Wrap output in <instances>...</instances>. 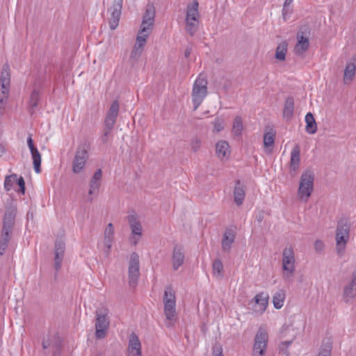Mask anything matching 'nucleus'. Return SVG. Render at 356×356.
<instances>
[{
	"mask_svg": "<svg viewBox=\"0 0 356 356\" xmlns=\"http://www.w3.org/2000/svg\"><path fill=\"white\" fill-rule=\"evenodd\" d=\"M165 323L167 327H172L177 321L175 293L171 286L165 287L163 296Z\"/></svg>",
	"mask_w": 356,
	"mask_h": 356,
	"instance_id": "f257e3e1",
	"label": "nucleus"
},
{
	"mask_svg": "<svg viewBox=\"0 0 356 356\" xmlns=\"http://www.w3.org/2000/svg\"><path fill=\"white\" fill-rule=\"evenodd\" d=\"M350 223L346 219L338 222L336 228V252L339 257L343 256L347 243L350 239Z\"/></svg>",
	"mask_w": 356,
	"mask_h": 356,
	"instance_id": "f03ea898",
	"label": "nucleus"
},
{
	"mask_svg": "<svg viewBox=\"0 0 356 356\" xmlns=\"http://www.w3.org/2000/svg\"><path fill=\"white\" fill-rule=\"evenodd\" d=\"M282 277L286 282H291L296 272V258L293 248L286 247L282 252Z\"/></svg>",
	"mask_w": 356,
	"mask_h": 356,
	"instance_id": "7ed1b4c3",
	"label": "nucleus"
},
{
	"mask_svg": "<svg viewBox=\"0 0 356 356\" xmlns=\"http://www.w3.org/2000/svg\"><path fill=\"white\" fill-rule=\"evenodd\" d=\"M199 3L193 0L187 5L186 10V31L191 35H193L197 31L200 22Z\"/></svg>",
	"mask_w": 356,
	"mask_h": 356,
	"instance_id": "20e7f679",
	"label": "nucleus"
},
{
	"mask_svg": "<svg viewBox=\"0 0 356 356\" xmlns=\"http://www.w3.org/2000/svg\"><path fill=\"white\" fill-rule=\"evenodd\" d=\"M314 176L313 172L307 170L300 177V184L298 190V195L300 200L307 202L314 189Z\"/></svg>",
	"mask_w": 356,
	"mask_h": 356,
	"instance_id": "39448f33",
	"label": "nucleus"
},
{
	"mask_svg": "<svg viewBox=\"0 0 356 356\" xmlns=\"http://www.w3.org/2000/svg\"><path fill=\"white\" fill-rule=\"evenodd\" d=\"M207 95V80L200 75L194 82L192 90V102L194 110L197 109Z\"/></svg>",
	"mask_w": 356,
	"mask_h": 356,
	"instance_id": "423d86ee",
	"label": "nucleus"
},
{
	"mask_svg": "<svg viewBox=\"0 0 356 356\" xmlns=\"http://www.w3.org/2000/svg\"><path fill=\"white\" fill-rule=\"evenodd\" d=\"M95 314V337L97 339H103L106 336L110 324L108 318V311L104 307L98 308Z\"/></svg>",
	"mask_w": 356,
	"mask_h": 356,
	"instance_id": "0eeeda50",
	"label": "nucleus"
},
{
	"mask_svg": "<svg viewBox=\"0 0 356 356\" xmlns=\"http://www.w3.org/2000/svg\"><path fill=\"white\" fill-rule=\"evenodd\" d=\"M268 332L264 327H259L254 339L252 356H265L267 343Z\"/></svg>",
	"mask_w": 356,
	"mask_h": 356,
	"instance_id": "6e6552de",
	"label": "nucleus"
},
{
	"mask_svg": "<svg viewBox=\"0 0 356 356\" xmlns=\"http://www.w3.org/2000/svg\"><path fill=\"white\" fill-rule=\"evenodd\" d=\"M88 158V148L85 146L79 147L75 152L74 157L72 161V172L74 174L82 172L86 167Z\"/></svg>",
	"mask_w": 356,
	"mask_h": 356,
	"instance_id": "1a4fd4ad",
	"label": "nucleus"
},
{
	"mask_svg": "<svg viewBox=\"0 0 356 356\" xmlns=\"http://www.w3.org/2000/svg\"><path fill=\"white\" fill-rule=\"evenodd\" d=\"M139 256L133 252L131 254L129 263V284L131 287H135L138 283L140 275Z\"/></svg>",
	"mask_w": 356,
	"mask_h": 356,
	"instance_id": "9d476101",
	"label": "nucleus"
},
{
	"mask_svg": "<svg viewBox=\"0 0 356 356\" xmlns=\"http://www.w3.org/2000/svg\"><path fill=\"white\" fill-rule=\"evenodd\" d=\"M17 214V207L15 205L10 204L6 207V212L3 217V227L1 232L13 233V229L15 222V217Z\"/></svg>",
	"mask_w": 356,
	"mask_h": 356,
	"instance_id": "9b49d317",
	"label": "nucleus"
},
{
	"mask_svg": "<svg viewBox=\"0 0 356 356\" xmlns=\"http://www.w3.org/2000/svg\"><path fill=\"white\" fill-rule=\"evenodd\" d=\"M356 297V270H354L350 278L347 281L343 289V300L348 303Z\"/></svg>",
	"mask_w": 356,
	"mask_h": 356,
	"instance_id": "f8f14e48",
	"label": "nucleus"
},
{
	"mask_svg": "<svg viewBox=\"0 0 356 356\" xmlns=\"http://www.w3.org/2000/svg\"><path fill=\"white\" fill-rule=\"evenodd\" d=\"M128 221L131 229V241L136 245L142 236V226L135 214L129 215Z\"/></svg>",
	"mask_w": 356,
	"mask_h": 356,
	"instance_id": "ddd939ff",
	"label": "nucleus"
},
{
	"mask_svg": "<svg viewBox=\"0 0 356 356\" xmlns=\"http://www.w3.org/2000/svg\"><path fill=\"white\" fill-rule=\"evenodd\" d=\"M102 171L97 169L90 179L88 191V201L92 202L93 200L92 195H97L99 192L102 183Z\"/></svg>",
	"mask_w": 356,
	"mask_h": 356,
	"instance_id": "4468645a",
	"label": "nucleus"
},
{
	"mask_svg": "<svg viewBox=\"0 0 356 356\" xmlns=\"http://www.w3.org/2000/svg\"><path fill=\"white\" fill-rule=\"evenodd\" d=\"M122 7V0H113V7L109 10L111 11L109 26L111 30H115L118 26Z\"/></svg>",
	"mask_w": 356,
	"mask_h": 356,
	"instance_id": "2eb2a0df",
	"label": "nucleus"
},
{
	"mask_svg": "<svg viewBox=\"0 0 356 356\" xmlns=\"http://www.w3.org/2000/svg\"><path fill=\"white\" fill-rule=\"evenodd\" d=\"M127 356H142L141 343L134 332H132L129 337Z\"/></svg>",
	"mask_w": 356,
	"mask_h": 356,
	"instance_id": "dca6fc26",
	"label": "nucleus"
},
{
	"mask_svg": "<svg viewBox=\"0 0 356 356\" xmlns=\"http://www.w3.org/2000/svg\"><path fill=\"white\" fill-rule=\"evenodd\" d=\"M27 145L31 154L34 170L36 173H39L41 171V154L34 146L32 135L31 134H29L27 138Z\"/></svg>",
	"mask_w": 356,
	"mask_h": 356,
	"instance_id": "f3484780",
	"label": "nucleus"
},
{
	"mask_svg": "<svg viewBox=\"0 0 356 356\" xmlns=\"http://www.w3.org/2000/svg\"><path fill=\"white\" fill-rule=\"evenodd\" d=\"M120 105L117 100L113 101L107 112L104 125L106 129H113L119 113Z\"/></svg>",
	"mask_w": 356,
	"mask_h": 356,
	"instance_id": "a211bd4d",
	"label": "nucleus"
},
{
	"mask_svg": "<svg viewBox=\"0 0 356 356\" xmlns=\"http://www.w3.org/2000/svg\"><path fill=\"white\" fill-rule=\"evenodd\" d=\"M297 42L294 47V53L298 56H303L309 47V40L307 36L304 35L302 31H298L297 33Z\"/></svg>",
	"mask_w": 356,
	"mask_h": 356,
	"instance_id": "6ab92c4d",
	"label": "nucleus"
},
{
	"mask_svg": "<svg viewBox=\"0 0 356 356\" xmlns=\"http://www.w3.org/2000/svg\"><path fill=\"white\" fill-rule=\"evenodd\" d=\"M42 95V89L35 88L31 92L28 101L27 108L31 115L36 112L38 106Z\"/></svg>",
	"mask_w": 356,
	"mask_h": 356,
	"instance_id": "aec40b11",
	"label": "nucleus"
},
{
	"mask_svg": "<svg viewBox=\"0 0 356 356\" xmlns=\"http://www.w3.org/2000/svg\"><path fill=\"white\" fill-rule=\"evenodd\" d=\"M300 150L298 145L293 147L291 152V159L289 165V173L291 177H295L300 167Z\"/></svg>",
	"mask_w": 356,
	"mask_h": 356,
	"instance_id": "412c9836",
	"label": "nucleus"
},
{
	"mask_svg": "<svg viewBox=\"0 0 356 356\" xmlns=\"http://www.w3.org/2000/svg\"><path fill=\"white\" fill-rule=\"evenodd\" d=\"M269 296L267 293L261 292L257 294L253 301L255 303L254 311L260 314H263L268 305Z\"/></svg>",
	"mask_w": 356,
	"mask_h": 356,
	"instance_id": "4be33fe9",
	"label": "nucleus"
},
{
	"mask_svg": "<svg viewBox=\"0 0 356 356\" xmlns=\"http://www.w3.org/2000/svg\"><path fill=\"white\" fill-rule=\"evenodd\" d=\"M65 249V244L62 240H58L56 241L54 248V268L56 271L60 269Z\"/></svg>",
	"mask_w": 356,
	"mask_h": 356,
	"instance_id": "5701e85b",
	"label": "nucleus"
},
{
	"mask_svg": "<svg viewBox=\"0 0 356 356\" xmlns=\"http://www.w3.org/2000/svg\"><path fill=\"white\" fill-rule=\"evenodd\" d=\"M114 239V228L112 223H108L104 230V252L106 255L110 254Z\"/></svg>",
	"mask_w": 356,
	"mask_h": 356,
	"instance_id": "b1692460",
	"label": "nucleus"
},
{
	"mask_svg": "<svg viewBox=\"0 0 356 356\" xmlns=\"http://www.w3.org/2000/svg\"><path fill=\"white\" fill-rule=\"evenodd\" d=\"M184 259L183 248L178 245L175 246L172 254V266L174 270H177L183 265Z\"/></svg>",
	"mask_w": 356,
	"mask_h": 356,
	"instance_id": "393cba45",
	"label": "nucleus"
},
{
	"mask_svg": "<svg viewBox=\"0 0 356 356\" xmlns=\"http://www.w3.org/2000/svg\"><path fill=\"white\" fill-rule=\"evenodd\" d=\"M236 238V232L231 228L226 229L222 239V249L225 252H229L232 245L234 242Z\"/></svg>",
	"mask_w": 356,
	"mask_h": 356,
	"instance_id": "a878e982",
	"label": "nucleus"
},
{
	"mask_svg": "<svg viewBox=\"0 0 356 356\" xmlns=\"http://www.w3.org/2000/svg\"><path fill=\"white\" fill-rule=\"evenodd\" d=\"M216 154L220 160L227 159L231 154L228 142L224 140H219L216 145Z\"/></svg>",
	"mask_w": 356,
	"mask_h": 356,
	"instance_id": "bb28decb",
	"label": "nucleus"
},
{
	"mask_svg": "<svg viewBox=\"0 0 356 356\" xmlns=\"http://www.w3.org/2000/svg\"><path fill=\"white\" fill-rule=\"evenodd\" d=\"M146 40L143 36H137L135 45L131 51L130 59L134 62H136L141 56L143 48L146 44Z\"/></svg>",
	"mask_w": 356,
	"mask_h": 356,
	"instance_id": "cd10ccee",
	"label": "nucleus"
},
{
	"mask_svg": "<svg viewBox=\"0 0 356 356\" xmlns=\"http://www.w3.org/2000/svg\"><path fill=\"white\" fill-rule=\"evenodd\" d=\"M233 196H234V202L237 206H241L245 199V187L243 185H242L240 182V181H237L236 182L234 191H233Z\"/></svg>",
	"mask_w": 356,
	"mask_h": 356,
	"instance_id": "c85d7f7f",
	"label": "nucleus"
},
{
	"mask_svg": "<svg viewBox=\"0 0 356 356\" xmlns=\"http://www.w3.org/2000/svg\"><path fill=\"white\" fill-rule=\"evenodd\" d=\"M286 299V291L283 289H279L277 290L272 296V302L273 304V307L276 309H281L284 304V301Z\"/></svg>",
	"mask_w": 356,
	"mask_h": 356,
	"instance_id": "c756f323",
	"label": "nucleus"
},
{
	"mask_svg": "<svg viewBox=\"0 0 356 356\" xmlns=\"http://www.w3.org/2000/svg\"><path fill=\"white\" fill-rule=\"evenodd\" d=\"M356 71V65L354 63H347L343 72L344 84H350L353 81Z\"/></svg>",
	"mask_w": 356,
	"mask_h": 356,
	"instance_id": "7c9ffc66",
	"label": "nucleus"
},
{
	"mask_svg": "<svg viewBox=\"0 0 356 356\" xmlns=\"http://www.w3.org/2000/svg\"><path fill=\"white\" fill-rule=\"evenodd\" d=\"M305 120L306 122L305 131L309 134H314L317 131V125L313 115L311 113L306 114Z\"/></svg>",
	"mask_w": 356,
	"mask_h": 356,
	"instance_id": "2f4dec72",
	"label": "nucleus"
},
{
	"mask_svg": "<svg viewBox=\"0 0 356 356\" xmlns=\"http://www.w3.org/2000/svg\"><path fill=\"white\" fill-rule=\"evenodd\" d=\"M294 110V100L293 97L286 98L283 110V116L289 119L293 116Z\"/></svg>",
	"mask_w": 356,
	"mask_h": 356,
	"instance_id": "473e14b6",
	"label": "nucleus"
},
{
	"mask_svg": "<svg viewBox=\"0 0 356 356\" xmlns=\"http://www.w3.org/2000/svg\"><path fill=\"white\" fill-rule=\"evenodd\" d=\"M287 47L288 43L286 41H283L278 44L275 54V57L277 60L284 61L286 59Z\"/></svg>",
	"mask_w": 356,
	"mask_h": 356,
	"instance_id": "72a5a7b5",
	"label": "nucleus"
},
{
	"mask_svg": "<svg viewBox=\"0 0 356 356\" xmlns=\"http://www.w3.org/2000/svg\"><path fill=\"white\" fill-rule=\"evenodd\" d=\"M11 234L1 232L0 235V255H3L8 248V243L11 238Z\"/></svg>",
	"mask_w": 356,
	"mask_h": 356,
	"instance_id": "f704fd0d",
	"label": "nucleus"
},
{
	"mask_svg": "<svg viewBox=\"0 0 356 356\" xmlns=\"http://www.w3.org/2000/svg\"><path fill=\"white\" fill-rule=\"evenodd\" d=\"M275 142V134L273 132H267L264 136V145L266 152L270 153Z\"/></svg>",
	"mask_w": 356,
	"mask_h": 356,
	"instance_id": "c9c22d12",
	"label": "nucleus"
},
{
	"mask_svg": "<svg viewBox=\"0 0 356 356\" xmlns=\"http://www.w3.org/2000/svg\"><path fill=\"white\" fill-rule=\"evenodd\" d=\"M60 342L59 337L55 334L53 337L48 335L47 338H44L42 341V348L44 349L49 348L51 346L57 347Z\"/></svg>",
	"mask_w": 356,
	"mask_h": 356,
	"instance_id": "e433bc0d",
	"label": "nucleus"
},
{
	"mask_svg": "<svg viewBox=\"0 0 356 356\" xmlns=\"http://www.w3.org/2000/svg\"><path fill=\"white\" fill-rule=\"evenodd\" d=\"M222 270L223 265L222 261L220 259H216L212 265L213 275L217 279H222L223 276Z\"/></svg>",
	"mask_w": 356,
	"mask_h": 356,
	"instance_id": "4c0bfd02",
	"label": "nucleus"
},
{
	"mask_svg": "<svg viewBox=\"0 0 356 356\" xmlns=\"http://www.w3.org/2000/svg\"><path fill=\"white\" fill-rule=\"evenodd\" d=\"M243 129V120L241 117L236 116L235 117L232 126V131L234 134L236 136H239L241 135Z\"/></svg>",
	"mask_w": 356,
	"mask_h": 356,
	"instance_id": "58836bf2",
	"label": "nucleus"
},
{
	"mask_svg": "<svg viewBox=\"0 0 356 356\" xmlns=\"http://www.w3.org/2000/svg\"><path fill=\"white\" fill-rule=\"evenodd\" d=\"M153 25V23L148 22L146 21H143L141 26H140V30L138 33V36H143V38L147 40V38H148L150 30L152 29V26Z\"/></svg>",
	"mask_w": 356,
	"mask_h": 356,
	"instance_id": "ea45409f",
	"label": "nucleus"
},
{
	"mask_svg": "<svg viewBox=\"0 0 356 356\" xmlns=\"http://www.w3.org/2000/svg\"><path fill=\"white\" fill-rule=\"evenodd\" d=\"M17 180V176L16 175H13L10 176H7L4 181V188L7 191H10L13 186L16 184Z\"/></svg>",
	"mask_w": 356,
	"mask_h": 356,
	"instance_id": "a19ab883",
	"label": "nucleus"
},
{
	"mask_svg": "<svg viewBox=\"0 0 356 356\" xmlns=\"http://www.w3.org/2000/svg\"><path fill=\"white\" fill-rule=\"evenodd\" d=\"M332 350V344L330 341L322 345L321 350L318 353V356H330Z\"/></svg>",
	"mask_w": 356,
	"mask_h": 356,
	"instance_id": "79ce46f5",
	"label": "nucleus"
},
{
	"mask_svg": "<svg viewBox=\"0 0 356 356\" xmlns=\"http://www.w3.org/2000/svg\"><path fill=\"white\" fill-rule=\"evenodd\" d=\"M213 130L216 132H220L223 130L225 127L224 120L222 118H216L213 122Z\"/></svg>",
	"mask_w": 356,
	"mask_h": 356,
	"instance_id": "37998d69",
	"label": "nucleus"
},
{
	"mask_svg": "<svg viewBox=\"0 0 356 356\" xmlns=\"http://www.w3.org/2000/svg\"><path fill=\"white\" fill-rule=\"evenodd\" d=\"M154 12L152 10H147L145 14L143 17V21H146L148 22H154Z\"/></svg>",
	"mask_w": 356,
	"mask_h": 356,
	"instance_id": "c03bdc74",
	"label": "nucleus"
},
{
	"mask_svg": "<svg viewBox=\"0 0 356 356\" xmlns=\"http://www.w3.org/2000/svg\"><path fill=\"white\" fill-rule=\"evenodd\" d=\"M201 144H202L201 140L196 137V138H193V140H191V146L192 149L194 152H197L200 148Z\"/></svg>",
	"mask_w": 356,
	"mask_h": 356,
	"instance_id": "a18cd8bd",
	"label": "nucleus"
},
{
	"mask_svg": "<svg viewBox=\"0 0 356 356\" xmlns=\"http://www.w3.org/2000/svg\"><path fill=\"white\" fill-rule=\"evenodd\" d=\"M293 339L288 341H283L280 345V349L286 355H289V353L287 351V348L291 344Z\"/></svg>",
	"mask_w": 356,
	"mask_h": 356,
	"instance_id": "49530a36",
	"label": "nucleus"
},
{
	"mask_svg": "<svg viewBox=\"0 0 356 356\" xmlns=\"http://www.w3.org/2000/svg\"><path fill=\"white\" fill-rule=\"evenodd\" d=\"M213 356H223L222 347L220 345L216 344L213 346Z\"/></svg>",
	"mask_w": 356,
	"mask_h": 356,
	"instance_id": "de8ad7c7",
	"label": "nucleus"
},
{
	"mask_svg": "<svg viewBox=\"0 0 356 356\" xmlns=\"http://www.w3.org/2000/svg\"><path fill=\"white\" fill-rule=\"evenodd\" d=\"M16 184H17L19 186L22 193L24 194L25 191V182L24 178L22 177H20L19 178L17 177Z\"/></svg>",
	"mask_w": 356,
	"mask_h": 356,
	"instance_id": "09e8293b",
	"label": "nucleus"
},
{
	"mask_svg": "<svg viewBox=\"0 0 356 356\" xmlns=\"http://www.w3.org/2000/svg\"><path fill=\"white\" fill-rule=\"evenodd\" d=\"M113 129H106L105 127V131H104V135L102 136V141L104 144H106L108 143V136L110 135L111 134V131Z\"/></svg>",
	"mask_w": 356,
	"mask_h": 356,
	"instance_id": "8fccbe9b",
	"label": "nucleus"
},
{
	"mask_svg": "<svg viewBox=\"0 0 356 356\" xmlns=\"http://www.w3.org/2000/svg\"><path fill=\"white\" fill-rule=\"evenodd\" d=\"M324 248V244L322 241L316 240L314 243V248L317 252L323 251Z\"/></svg>",
	"mask_w": 356,
	"mask_h": 356,
	"instance_id": "3c124183",
	"label": "nucleus"
},
{
	"mask_svg": "<svg viewBox=\"0 0 356 356\" xmlns=\"http://www.w3.org/2000/svg\"><path fill=\"white\" fill-rule=\"evenodd\" d=\"M291 13V11L289 10L288 8L287 7H285L284 5L283 6V8H282V16H283V18L286 21V17H287V15L288 14H290Z\"/></svg>",
	"mask_w": 356,
	"mask_h": 356,
	"instance_id": "603ef678",
	"label": "nucleus"
},
{
	"mask_svg": "<svg viewBox=\"0 0 356 356\" xmlns=\"http://www.w3.org/2000/svg\"><path fill=\"white\" fill-rule=\"evenodd\" d=\"M293 1V0H285L284 5L285 7H288Z\"/></svg>",
	"mask_w": 356,
	"mask_h": 356,
	"instance_id": "864d4df0",
	"label": "nucleus"
},
{
	"mask_svg": "<svg viewBox=\"0 0 356 356\" xmlns=\"http://www.w3.org/2000/svg\"><path fill=\"white\" fill-rule=\"evenodd\" d=\"M5 152V148L3 146L0 145V157L3 155V154Z\"/></svg>",
	"mask_w": 356,
	"mask_h": 356,
	"instance_id": "5fc2aeb1",
	"label": "nucleus"
},
{
	"mask_svg": "<svg viewBox=\"0 0 356 356\" xmlns=\"http://www.w3.org/2000/svg\"><path fill=\"white\" fill-rule=\"evenodd\" d=\"M190 54H191V51H190L188 49H187L186 50V51H185V56H186V57L189 56Z\"/></svg>",
	"mask_w": 356,
	"mask_h": 356,
	"instance_id": "6e6d98bb",
	"label": "nucleus"
}]
</instances>
